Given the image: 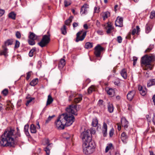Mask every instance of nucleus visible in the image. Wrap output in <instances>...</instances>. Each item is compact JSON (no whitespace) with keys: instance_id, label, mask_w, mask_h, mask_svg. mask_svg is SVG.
I'll list each match as a JSON object with an SVG mask.
<instances>
[{"instance_id":"obj_1","label":"nucleus","mask_w":155,"mask_h":155,"mask_svg":"<svg viewBox=\"0 0 155 155\" xmlns=\"http://www.w3.org/2000/svg\"><path fill=\"white\" fill-rule=\"evenodd\" d=\"M79 105H70L68 107L66 108V113H63L59 115L55 124L57 128L58 129H63L64 126H69L71 125L75 120L74 117L72 114L77 115V106Z\"/></svg>"},{"instance_id":"obj_2","label":"nucleus","mask_w":155,"mask_h":155,"mask_svg":"<svg viewBox=\"0 0 155 155\" xmlns=\"http://www.w3.org/2000/svg\"><path fill=\"white\" fill-rule=\"evenodd\" d=\"M17 131L15 132L13 129L11 127L7 128L1 137L0 146L14 147L15 141H18L21 137L20 131L18 127L17 128Z\"/></svg>"},{"instance_id":"obj_3","label":"nucleus","mask_w":155,"mask_h":155,"mask_svg":"<svg viewBox=\"0 0 155 155\" xmlns=\"http://www.w3.org/2000/svg\"><path fill=\"white\" fill-rule=\"evenodd\" d=\"M155 60V56L153 54H146L141 58V63L145 65L143 68L145 70H151L153 66L151 63Z\"/></svg>"},{"instance_id":"obj_4","label":"nucleus","mask_w":155,"mask_h":155,"mask_svg":"<svg viewBox=\"0 0 155 155\" xmlns=\"http://www.w3.org/2000/svg\"><path fill=\"white\" fill-rule=\"evenodd\" d=\"M83 152L85 154L93 153L95 150V144L94 141L83 143L82 145Z\"/></svg>"},{"instance_id":"obj_5","label":"nucleus","mask_w":155,"mask_h":155,"mask_svg":"<svg viewBox=\"0 0 155 155\" xmlns=\"http://www.w3.org/2000/svg\"><path fill=\"white\" fill-rule=\"evenodd\" d=\"M50 41V35L49 31L47 32V35H44L41 41L38 43L41 47L42 48L47 45Z\"/></svg>"},{"instance_id":"obj_6","label":"nucleus","mask_w":155,"mask_h":155,"mask_svg":"<svg viewBox=\"0 0 155 155\" xmlns=\"http://www.w3.org/2000/svg\"><path fill=\"white\" fill-rule=\"evenodd\" d=\"M81 137L83 141L84 142H89L92 141L90 134V130H87L83 132L81 134Z\"/></svg>"},{"instance_id":"obj_7","label":"nucleus","mask_w":155,"mask_h":155,"mask_svg":"<svg viewBox=\"0 0 155 155\" xmlns=\"http://www.w3.org/2000/svg\"><path fill=\"white\" fill-rule=\"evenodd\" d=\"M86 34V31L83 32L82 30L78 32L76 34V42H78L80 41H82L85 37Z\"/></svg>"},{"instance_id":"obj_8","label":"nucleus","mask_w":155,"mask_h":155,"mask_svg":"<svg viewBox=\"0 0 155 155\" xmlns=\"http://www.w3.org/2000/svg\"><path fill=\"white\" fill-rule=\"evenodd\" d=\"M94 54L97 57L100 56L101 53L105 50V48L102 47L99 44L97 45L94 48Z\"/></svg>"},{"instance_id":"obj_9","label":"nucleus","mask_w":155,"mask_h":155,"mask_svg":"<svg viewBox=\"0 0 155 155\" xmlns=\"http://www.w3.org/2000/svg\"><path fill=\"white\" fill-rule=\"evenodd\" d=\"M123 18H122L118 16L115 22L116 26L121 27L123 26Z\"/></svg>"},{"instance_id":"obj_10","label":"nucleus","mask_w":155,"mask_h":155,"mask_svg":"<svg viewBox=\"0 0 155 155\" xmlns=\"http://www.w3.org/2000/svg\"><path fill=\"white\" fill-rule=\"evenodd\" d=\"M121 122L122 126L124 127L125 130H127L128 126V122L125 117H123L121 119Z\"/></svg>"},{"instance_id":"obj_11","label":"nucleus","mask_w":155,"mask_h":155,"mask_svg":"<svg viewBox=\"0 0 155 155\" xmlns=\"http://www.w3.org/2000/svg\"><path fill=\"white\" fill-rule=\"evenodd\" d=\"M2 50L0 51V55H4L5 58L8 56V49L4 46H2Z\"/></svg>"},{"instance_id":"obj_12","label":"nucleus","mask_w":155,"mask_h":155,"mask_svg":"<svg viewBox=\"0 0 155 155\" xmlns=\"http://www.w3.org/2000/svg\"><path fill=\"white\" fill-rule=\"evenodd\" d=\"M136 91L134 90L130 91L127 95V97L129 101H131L133 98L135 94Z\"/></svg>"},{"instance_id":"obj_13","label":"nucleus","mask_w":155,"mask_h":155,"mask_svg":"<svg viewBox=\"0 0 155 155\" xmlns=\"http://www.w3.org/2000/svg\"><path fill=\"white\" fill-rule=\"evenodd\" d=\"M112 25V23L107 22V34L110 33L114 31V28Z\"/></svg>"},{"instance_id":"obj_14","label":"nucleus","mask_w":155,"mask_h":155,"mask_svg":"<svg viewBox=\"0 0 155 155\" xmlns=\"http://www.w3.org/2000/svg\"><path fill=\"white\" fill-rule=\"evenodd\" d=\"M88 5L85 4L81 7L80 11V13L81 15L85 14L87 13V9L88 8Z\"/></svg>"},{"instance_id":"obj_15","label":"nucleus","mask_w":155,"mask_h":155,"mask_svg":"<svg viewBox=\"0 0 155 155\" xmlns=\"http://www.w3.org/2000/svg\"><path fill=\"white\" fill-rule=\"evenodd\" d=\"M107 94L110 97H112L114 96L115 94V90L112 88H109L108 91H107Z\"/></svg>"},{"instance_id":"obj_16","label":"nucleus","mask_w":155,"mask_h":155,"mask_svg":"<svg viewBox=\"0 0 155 155\" xmlns=\"http://www.w3.org/2000/svg\"><path fill=\"white\" fill-rule=\"evenodd\" d=\"M65 64V61L64 59H61L58 65V68L60 69H62Z\"/></svg>"},{"instance_id":"obj_17","label":"nucleus","mask_w":155,"mask_h":155,"mask_svg":"<svg viewBox=\"0 0 155 155\" xmlns=\"http://www.w3.org/2000/svg\"><path fill=\"white\" fill-rule=\"evenodd\" d=\"M136 29H134L133 30L132 32V34L134 35L136 33L137 35L139 34V32L140 31V28L139 26H137L136 27Z\"/></svg>"},{"instance_id":"obj_18","label":"nucleus","mask_w":155,"mask_h":155,"mask_svg":"<svg viewBox=\"0 0 155 155\" xmlns=\"http://www.w3.org/2000/svg\"><path fill=\"white\" fill-rule=\"evenodd\" d=\"M155 84V79H151L148 81L147 83V86L150 87Z\"/></svg>"},{"instance_id":"obj_19","label":"nucleus","mask_w":155,"mask_h":155,"mask_svg":"<svg viewBox=\"0 0 155 155\" xmlns=\"http://www.w3.org/2000/svg\"><path fill=\"white\" fill-rule=\"evenodd\" d=\"M107 108L108 111L109 113H112L114 111V107L113 104L109 103L108 105Z\"/></svg>"},{"instance_id":"obj_20","label":"nucleus","mask_w":155,"mask_h":155,"mask_svg":"<svg viewBox=\"0 0 155 155\" xmlns=\"http://www.w3.org/2000/svg\"><path fill=\"white\" fill-rule=\"evenodd\" d=\"M13 41L12 39H8L4 43V46L6 47L7 46L12 45L13 42Z\"/></svg>"},{"instance_id":"obj_21","label":"nucleus","mask_w":155,"mask_h":155,"mask_svg":"<svg viewBox=\"0 0 155 155\" xmlns=\"http://www.w3.org/2000/svg\"><path fill=\"white\" fill-rule=\"evenodd\" d=\"M53 99L50 95L48 96V99L46 103V106L51 104L53 101Z\"/></svg>"},{"instance_id":"obj_22","label":"nucleus","mask_w":155,"mask_h":155,"mask_svg":"<svg viewBox=\"0 0 155 155\" xmlns=\"http://www.w3.org/2000/svg\"><path fill=\"white\" fill-rule=\"evenodd\" d=\"M107 132V124L105 122H104L103 126L102 127V133L104 137H106V134Z\"/></svg>"},{"instance_id":"obj_23","label":"nucleus","mask_w":155,"mask_h":155,"mask_svg":"<svg viewBox=\"0 0 155 155\" xmlns=\"http://www.w3.org/2000/svg\"><path fill=\"white\" fill-rule=\"evenodd\" d=\"M120 73L121 76L123 77V78L124 79H126L127 78V76L126 71L125 69H123L121 71Z\"/></svg>"},{"instance_id":"obj_24","label":"nucleus","mask_w":155,"mask_h":155,"mask_svg":"<svg viewBox=\"0 0 155 155\" xmlns=\"http://www.w3.org/2000/svg\"><path fill=\"white\" fill-rule=\"evenodd\" d=\"M30 129L32 133H35L37 132L36 128L35 126L33 124H31L30 126Z\"/></svg>"},{"instance_id":"obj_25","label":"nucleus","mask_w":155,"mask_h":155,"mask_svg":"<svg viewBox=\"0 0 155 155\" xmlns=\"http://www.w3.org/2000/svg\"><path fill=\"white\" fill-rule=\"evenodd\" d=\"M38 82V78H36L33 80L30 83V84L31 86H34L37 84Z\"/></svg>"},{"instance_id":"obj_26","label":"nucleus","mask_w":155,"mask_h":155,"mask_svg":"<svg viewBox=\"0 0 155 155\" xmlns=\"http://www.w3.org/2000/svg\"><path fill=\"white\" fill-rule=\"evenodd\" d=\"M151 25H150L147 23L146 26V32L147 33H148L151 31L152 29Z\"/></svg>"},{"instance_id":"obj_27","label":"nucleus","mask_w":155,"mask_h":155,"mask_svg":"<svg viewBox=\"0 0 155 155\" xmlns=\"http://www.w3.org/2000/svg\"><path fill=\"white\" fill-rule=\"evenodd\" d=\"M93 44L92 43L87 42L86 43L84 47L87 49H90L93 47Z\"/></svg>"},{"instance_id":"obj_28","label":"nucleus","mask_w":155,"mask_h":155,"mask_svg":"<svg viewBox=\"0 0 155 155\" xmlns=\"http://www.w3.org/2000/svg\"><path fill=\"white\" fill-rule=\"evenodd\" d=\"M82 95H80L78 97H76L74 99V102L75 103H78L82 100Z\"/></svg>"},{"instance_id":"obj_29","label":"nucleus","mask_w":155,"mask_h":155,"mask_svg":"<svg viewBox=\"0 0 155 155\" xmlns=\"http://www.w3.org/2000/svg\"><path fill=\"white\" fill-rule=\"evenodd\" d=\"M30 34L29 36V38L30 39L35 40L37 38V36L34 33L31 32H30Z\"/></svg>"},{"instance_id":"obj_30","label":"nucleus","mask_w":155,"mask_h":155,"mask_svg":"<svg viewBox=\"0 0 155 155\" xmlns=\"http://www.w3.org/2000/svg\"><path fill=\"white\" fill-rule=\"evenodd\" d=\"M87 91L88 93L90 94L93 91H95V87L93 86H91L89 87Z\"/></svg>"},{"instance_id":"obj_31","label":"nucleus","mask_w":155,"mask_h":155,"mask_svg":"<svg viewBox=\"0 0 155 155\" xmlns=\"http://www.w3.org/2000/svg\"><path fill=\"white\" fill-rule=\"evenodd\" d=\"M29 128V125H25L24 128V131L27 136L29 135V133L28 131V129Z\"/></svg>"},{"instance_id":"obj_32","label":"nucleus","mask_w":155,"mask_h":155,"mask_svg":"<svg viewBox=\"0 0 155 155\" xmlns=\"http://www.w3.org/2000/svg\"><path fill=\"white\" fill-rule=\"evenodd\" d=\"M61 33L64 35H65L67 33L66 31V27L65 25H64L62 28L61 29Z\"/></svg>"},{"instance_id":"obj_33","label":"nucleus","mask_w":155,"mask_h":155,"mask_svg":"<svg viewBox=\"0 0 155 155\" xmlns=\"http://www.w3.org/2000/svg\"><path fill=\"white\" fill-rule=\"evenodd\" d=\"M114 149V147L112 143H109L107 145V152L109 150Z\"/></svg>"},{"instance_id":"obj_34","label":"nucleus","mask_w":155,"mask_h":155,"mask_svg":"<svg viewBox=\"0 0 155 155\" xmlns=\"http://www.w3.org/2000/svg\"><path fill=\"white\" fill-rule=\"evenodd\" d=\"M98 124V121L96 118L93 119L92 123V125L93 126L96 127Z\"/></svg>"},{"instance_id":"obj_35","label":"nucleus","mask_w":155,"mask_h":155,"mask_svg":"<svg viewBox=\"0 0 155 155\" xmlns=\"http://www.w3.org/2000/svg\"><path fill=\"white\" fill-rule=\"evenodd\" d=\"M8 17L9 18L15 20V19L16 14L13 12H12L9 14Z\"/></svg>"},{"instance_id":"obj_36","label":"nucleus","mask_w":155,"mask_h":155,"mask_svg":"<svg viewBox=\"0 0 155 155\" xmlns=\"http://www.w3.org/2000/svg\"><path fill=\"white\" fill-rule=\"evenodd\" d=\"M113 82L115 85L117 86H119L120 85V80L118 78H115Z\"/></svg>"},{"instance_id":"obj_37","label":"nucleus","mask_w":155,"mask_h":155,"mask_svg":"<svg viewBox=\"0 0 155 155\" xmlns=\"http://www.w3.org/2000/svg\"><path fill=\"white\" fill-rule=\"evenodd\" d=\"M73 18L72 16H71L69 18L65 21V24L67 25H68L72 21Z\"/></svg>"},{"instance_id":"obj_38","label":"nucleus","mask_w":155,"mask_h":155,"mask_svg":"<svg viewBox=\"0 0 155 155\" xmlns=\"http://www.w3.org/2000/svg\"><path fill=\"white\" fill-rule=\"evenodd\" d=\"M154 48V45H150L149 47L145 51V52H149L151 51Z\"/></svg>"},{"instance_id":"obj_39","label":"nucleus","mask_w":155,"mask_h":155,"mask_svg":"<svg viewBox=\"0 0 155 155\" xmlns=\"http://www.w3.org/2000/svg\"><path fill=\"white\" fill-rule=\"evenodd\" d=\"M36 50V48H33L30 51L29 53V55L30 57H32L33 55V53Z\"/></svg>"},{"instance_id":"obj_40","label":"nucleus","mask_w":155,"mask_h":155,"mask_svg":"<svg viewBox=\"0 0 155 155\" xmlns=\"http://www.w3.org/2000/svg\"><path fill=\"white\" fill-rule=\"evenodd\" d=\"M55 117V115H53L51 116H49L47 119L46 120L45 124H48Z\"/></svg>"},{"instance_id":"obj_41","label":"nucleus","mask_w":155,"mask_h":155,"mask_svg":"<svg viewBox=\"0 0 155 155\" xmlns=\"http://www.w3.org/2000/svg\"><path fill=\"white\" fill-rule=\"evenodd\" d=\"M50 146H48L47 147H46L44 149L45 151L46 152L47 155H49L50 153Z\"/></svg>"},{"instance_id":"obj_42","label":"nucleus","mask_w":155,"mask_h":155,"mask_svg":"<svg viewBox=\"0 0 155 155\" xmlns=\"http://www.w3.org/2000/svg\"><path fill=\"white\" fill-rule=\"evenodd\" d=\"M101 15L103 18V20H105L107 18V12H105L102 13Z\"/></svg>"},{"instance_id":"obj_43","label":"nucleus","mask_w":155,"mask_h":155,"mask_svg":"<svg viewBox=\"0 0 155 155\" xmlns=\"http://www.w3.org/2000/svg\"><path fill=\"white\" fill-rule=\"evenodd\" d=\"M114 132V129L112 127L109 132V135L110 137H111L113 136Z\"/></svg>"},{"instance_id":"obj_44","label":"nucleus","mask_w":155,"mask_h":155,"mask_svg":"<svg viewBox=\"0 0 155 155\" xmlns=\"http://www.w3.org/2000/svg\"><path fill=\"white\" fill-rule=\"evenodd\" d=\"M63 137L66 139H68L70 138V134L67 133H65L63 135Z\"/></svg>"},{"instance_id":"obj_45","label":"nucleus","mask_w":155,"mask_h":155,"mask_svg":"<svg viewBox=\"0 0 155 155\" xmlns=\"http://www.w3.org/2000/svg\"><path fill=\"white\" fill-rule=\"evenodd\" d=\"M121 138L122 140H124L127 138V136L126 133L124 132H123L121 135Z\"/></svg>"},{"instance_id":"obj_46","label":"nucleus","mask_w":155,"mask_h":155,"mask_svg":"<svg viewBox=\"0 0 155 155\" xmlns=\"http://www.w3.org/2000/svg\"><path fill=\"white\" fill-rule=\"evenodd\" d=\"M35 99L33 97H30L29 98V99L27 101L26 103V105L27 106H28L29 104V103L31 102V101L33 100H34Z\"/></svg>"},{"instance_id":"obj_47","label":"nucleus","mask_w":155,"mask_h":155,"mask_svg":"<svg viewBox=\"0 0 155 155\" xmlns=\"http://www.w3.org/2000/svg\"><path fill=\"white\" fill-rule=\"evenodd\" d=\"M150 17L151 19L155 17V11H153L151 12Z\"/></svg>"},{"instance_id":"obj_48","label":"nucleus","mask_w":155,"mask_h":155,"mask_svg":"<svg viewBox=\"0 0 155 155\" xmlns=\"http://www.w3.org/2000/svg\"><path fill=\"white\" fill-rule=\"evenodd\" d=\"M34 40L30 39L28 40L29 44L30 45H34L35 44Z\"/></svg>"},{"instance_id":"obj_49","label":"nucleus","mask_w":155,"mask_h":155,"mask_svg":"<svg viewBox=\"0 0 155 155\" xmlns=\"http://www.w3.org/2000/svg\"><path fill=\"white\" fill-rule=\"evenodd\" d=\"M8 93V90L7 89H5L2 91V93L4 95L6 96Z\"/></svg>"},{"instance_id":"obj_50","label":"nucleus","mask_w":155,"mask_h":155,"mask_svg":"<svg viewBox=\"0 0 155 155\" xmlns=\"http://www.w3.org/2000/svg\"><path fill=\"white\" fill-rule=\"evenodd\" d=\"M71 3L69 2H68L67 0H65L64 1V6L65 7H67L68 6L70 5Z\"/></svg>"},{"instance_id":"obj_51","label":"nucleus","mask_w":155,"mask_h":155,"mask_svg":"<svg viewBox=\"0 0 155 155\" xmlns=\"http://www.w3.org/2000/svg\"><path fill=\"white\" fill-rule=\"evenodd\" d=\"M20 42L18 40L16 41L15 44V48H18L19 46Z\"/></svg>"},{"instance_id":"obj_52","label":"nucleus","mask_w":155,"mask_h":155,"mask_svg":"<svg viewBox=\"0 0 155 155\" xmlns=\"http://www.w3.org/2000/svg\"><path fill=\"white\" fill-rule=\"evenodd\" d=\"M137 58L135 57H133V65L134 66H135L137 62Z\"/></svg>"},{"instance_id":"obj_53","label":"nucleus","mask_w":155,"mask_h":155,"mask_svg":"<svg viewBox=\"0 0 155 155\" xmlns=\"http://www.w3.org/2000/svg\"><path fill=\"white\" fill-rule=\"evenodd\" d=\"M31 71H29L27 73V76L26 79L28 80L30 78L31 76Z\"/></svg>"},{"instance_id":"obj_54","label":"nucleus","mask_w":155,"mask_h":155,"mask_svg":"<svg viewBox=\"0 0 155 155\" xmlns=\"http://www.w3.org/2000/svg\"><path fill=\"white\" fill-rule=\"evenodd\" d=\"M96 132V131L93 128H91V130H90V134H91V136L92 134H94Z\"/></svg>"},{"instance_id":"obj_55","label":"nucleus","mask_w":155,"mask_h":155,"mask_svg":"<svg viewBox=\"0 0 155 155\" xmlns=\"http://www.w3.org/2000/svg\"><path fill=\"white\" fill-rule=\"evenodd\" d=\"M140 94L142 96H144L146 94V92L145 91V89H143L142 90L140 91Z\"/></svg>"},{"instance_id":"obj_56","label":"nucleus","mask_w":155,"mask_h":155,"mask_svg":"<svg viewBox=\"0 0 155 155\" xmlns=\"http://www.w3.org/2000/svg\"><path fill=\"white\" fill-rule=\"evenodd\" d=\"M16 37L18 38H20L21 37V35L19 31H17L16 33Z\"/></svg>"},{"instance_id":"obj_57","label":"nucleus","mask_w":155,"mask_h":155,"mask_svg":"<svg viewBox=\"0 0 155 155\" xmlns=\"http://www.w3.org/2000/svg\"><path fill=\"white\" fill-rule=\"evenodd\" d=\"M122 38L120 36H118L117 37V41L119 43H121L122 41Z\"/></svg>"},{"instance_id":"obj_58","label":"nucleus","mask_w":155,"mask_h":155,"mask_svg":"<svg viewBox=\"0 0 155 155\" xmlns=\"http://www.w3.org/2000/svg\"><path fill=\"white\" fill-rule=\"evenodd\" d=\"M5 11L4 10L1 9H0V17H1L4 14Z\"/></svg>"},{"instance_id":"obj_59","label":"nucleus","mask_w":155,"mask_h":155,"mask_svg":"<svg viewBox=\"0 0 155 155\" xmlns=\"http://www.w3.org/2000/svg\"><path fill=\"white\" fill-rule=\"evenodd\" d=\"M45 143L48 146H50V145L51 144V143H49V140L48 139L45 140Z\"/></svg>"},{"instance_id":"obj_60","label":"nucleus","mask_w":155,"mask_h":155,"mask_svg":"<svg viewBox=\"0 0 155 155\" xmlns=\"http://www.w3.org/2000/svg\"><path fill=\"white\" fill-rule=\"evenodd\" d=\"M97 32L99 35H103L104 34L102 30H98L97 31Z\"/></svg>"},{"instance_id":"obj_61","label":"nucleus","mask_w":155,"mask_h":155,"mask_svg":"<svg viewBox=\"0 0 155 155\" xmlns=\"http://www.w3.org/2000/svg\"><path fill=\"white\" fill-rule=\"evenodd\" d=\"M103 101L102 100H100L98 101V104L99 106L102 105H103Z\"/></svg>"},{"instance_id":"obj_62","label":"nucleus","mask_w":155,"mask_h":155,"mask_svg":"<svg viewBox=\"0 0 155 155\" xmlns=\"http://www.w3.org/2000/svg\"><path fill=\"white\" fill-rule=\"evenodd\" d=\"M144 73L145 74V76L146 78H149V72L148 71H147L146 72H144Z\"/></svg>"},{"instance_id":"obj_63","label":"nucleus","mask_w":155,"mask_h":155,"mask_svg":"<svg viewBox=\"0 0 155 155\" xmlns=\"http://www.w3.org/2000/svg\"><path fill=\"white\" fill-rule=\"evenodd\" d=\"M78 25V24L77 22H74L73 24V26L74 28H75Z\"/></svg>"},{"instance_id":"obj_64","label":"nucleus","mask_w":155,"mask_h":155,"mask_svg":"<svg viewBox=\"0 0 155 155\" xmlns=\"http://www.w3.org/2000/svg\"><path fill=\"white\" fill-rule=\"evenodd\" d=\"M153 119V122L155 125V114H154Z\"/></svg>"}]
</instances>
